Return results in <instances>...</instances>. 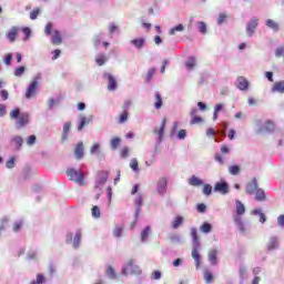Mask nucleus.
<instances>
[{"mask_svg": "<svg viewBox=\"0 0 284 284\" xmlns=\"http://www.w3.org/2000/svg\"><path fill=\"white\" fill-rule=\"evenodd\" d=\"M10 119H17L16 125L18 129L26 128V125H28V123H30V115L28 113H21L19 108H16L10 113Z\"/></svg>", "mask_w": 284, "mask_h": 284, "instance_id": "obj_1", "label": "nucleus"}, {"mask_svg": "<svg viewBox=\"0 0 284 284\" xmlns=\"http://www.w3.org/2000/svg\"><path fill=\"white\" fill-rule=\"evenodd\" d=\"M67 176L69 181H73L74 183H79L80 185H85V175L83 171H79L74 168L67 169Z\"/></svg>", "mask_w": 284, "mask_h": 284, "instance_id": "obj_2", "label": "nucleus"}, {"mask_svg": "<svg viewBox=\"0 0 284 284\" xmlns=\"http://www.w3.org/2000/svg\"><path fill=\"white\" fill-rule=\"evenodd\" d=\"M255 123L258 128L256 131L257 134H263V132H274V130L276 129V124L272 120H267L264 123V128L261 126V120H257Z\"/></svg>", "mask_w": 284, "mask_h": 284, "instance_id": "obj_3", "label": "nucleus"}, {"mask_svg": "<svg viewBox=\"0 0 284 284\" xmlns=\"http://www.w3.org/2000/svg\"><path fill=\"white\" fill-rule=\"evenodd\" d=\"M141 274V268L138 265H134V260H129L122 270V274L128 276V274Z\"/></svg>", "mask_w": 284, "mask_h": 284, "instance_id": "obj_4", "label": "nucleus"}, {"mask_svg": "<svg viewBox=\"0 0 284 284\" xmlns=\"http://www.w3.org/2000/svg\"><path fill=\"white\" fill-rule=\"evenodd\" d=\"M39 89V80L34 78L29 84L27 92L24 93L26 99H33L37 95V90Z\"/></svg>", "mask_w": 284, "mask_h": 284, "instance_id": "obj_5", "label": "nucleus"}, {"mask_svg": "<svg viewBox=\"0 0 284 284\" xmlns=\"http://www.w3.org/2000/svg\"><path fill=\"white\" fill-rule=\"evenodd\" d=\"M213 192H220V194H229L230 193V185L225 181H221L215 183L213 187Z\"/></svg>", "mask_w": 284, "mask_h": 284, "instance_id": "obj_6", "label": "nucleus"}, {"mask_svg": "<svg viewBox=\"0 0 284 284\" xmlns=\"http://www.w3.org/2000/svg\"><path fill=\"white\" fill-rule=\"evenodd\" d=\"M165 125H168V119H163L162 120V124L160 128H155L153 130V134H156L158 135V140L159 141H163V134H165Z\"/></svg>", "mask_w": 284, "mask_h": 284, "instance_id": "obj_7", "label": "nucleus"}, {"mask_svg": "<svg viewBox=\"0 0 284 284\" xmlns=\"http://www.w3.org/2000/svg\"><path fill=\"white\" fill-rule=\"evenodd\" d=\"M85 148L83 146V142H79L74 148V156L78 161H81L85 155Z\"/></svg>", "mask_w": 284, "mask_h": 284, "instance_id": "obj_8", "label": "nucleus"}, {"mask_svg": "<svg viewBox=\"0 0 284 284\" xmlns=\"http://www.w3.org/2000/svg\"><path fill=\"white\" fill-rule=\"evenodd\" d=\"M258 27V19L253 18L246 26V32L248 37H252L254 32H256V28Z\"/></svg>", "mask_w": 284, "mask_h": 284, "instance_id": "obj_9", "label": "nucleus"}, {"mask_svg": "<svg viewBox=\"0 0 284 284\" xmlns=\"http://www.w3.org/2000/svg\"><path fill=\"white\" fill-rule=\"evenodd\" d=\"M103 78L108 79V81H109L108 90L110 92H114V90H116V79H114L113 75L110 73H104Z\"/></svg>", "mask_w": 284, "mask_h": 284, "instance_id": "obj_10", "label": "nucleus"}, {"mask_svg": "<svg viewBox=\"0 0 284 284\" xmlns=\"http://www.w3.org/2000/svg\"><path fill=\"white\" fill-rule=\"evenodd\" d=\"M199 245L200 244H193L191 256L195 261L196 267L201 266V254H199Z\"/></svg>", "mask_w": 284, "mask_h": 284, "instance_id": "obj_11", "label": "nucleus"}, {"mask_svg": "<svg viewBox=\"0 0 284 284\" xmlns=\"http://www.w3.org/2000/svg\"><path fill=\"white\" fill-rule=\"evenodd\" d=\"M258 190V182L254 178L251 182L246 184V194H254Z\"/></svg>", "mask_w": 284, "mask_h": 284, "instance_id": "obj_12", "label": "nucleus"}, {"mask_svg": "<svg viewBox=\"0 0 284 284\" xmlns=\"http://www.w3.org/2000/svg\"><path fill=\"white\" fill-rule=\"evenodd\" d=\"M166 190H168V179L160 178V180L158 182L159 194H161V195L165 194Z\"/></svg>", "mask_w": 284, "mask_h": 284, "instance_id": "obj_13", "label": "nucleus"}, {"mask_svg": "<svg viewBox=\"0 0 284 284\" xmlns=\"http://www.w3.org/2000/svg\"><path fill=\"white\" fill-rule=\"evenodd\" d=\"M209 261L211 265H219V251L216 248L209 252Z\"/></svg>", "mask_w": 284, "mask_h": 284, "instance_id": "obj_14", "label": "nucleus"}, {"mask_svg": "<svg viewBox=\"0 0 284 284\" xmlns=\"http://www.w3.org/2000/svg\"><path fill=\"white\" fill-rule=\"evenodd\" d=\"M237 88L239 90L245 91L250 88V81L245 77L237 78Z\"/></svg>", "mask_w": 284, "mask_h": 284, "instance_id": "obj_15", "label": "nucleus"}, {"mask_svg": "<svg viewBox=\"0 0 284 284\" xmlns=\"http://www.w3.org/2000/svg\"><path fill=\"white\" fill-rule=\"evenodd\" d=\"M51 42L53 45H61L63 43V38L61 37V32L55 30L51 37Z\"/></svg>", "mask_w": 284, "mask_h": 284, "instance_id": "obj_16", "label": "nucleus"}, {"mask_svg": "<svg viewBox=\"0 0 284 284\" xmlns=\"http://www.w3.org/2000/svg\"><path fill=\"white\" fill-rule=\"evenodd\" d=\"M11 145H13L17 151L21 150L23 145V138L19 135L13 136L11 139Z\"/></svg>", "mask_w": 284, "mask_h": 284, "instance_id": "obj_17", "label": "nucleus"}, {"mask_svg": "<svg viewBox=\"0 0 284 284\" xmlns=\"http://www.w3.org/2000/svg\"><path fill=\"white\" fill-rule=\"evenodd\" d=\"M19 34V28L12 27L10 31L7 33V38L11 43H14L17 36Z\"/></svg>", "mask_w": 284, "mask_h": 284, "instance_id": "obj_18", "label": "nucleus"}, {"mask_svg": "<svg viewBox=\"0 0 284 284\" xmlns=\"http://www.w3.org/2000/svg\"><path fill=\"white\" fill-rule=\"evenodd\" d=\"M196 112H197L196 109H192V110H191V116H192L191 125H196V124H199V123H203V118L197 116V115H196Z\"/></svg>", "mask_w": 284, "mask_h": 284, "instance_id": "obj_19", "label": "nucleus"}, {"mask_svg": "<svg viewBox=\"0 0 284 284\" xmlns=\"http://www.w3.org/2000/svg\"><path fill=\"white\" fill-rule=\"evenodd\" d=\"M272 92H278L280 94H284V80L275 82L273 84Z\"/></svg>", "mask_w": 284, "mask_h": 284, "instance_id": "obj_20", "label": "nucleus"}, {"mask_svg": "<svg viewBox=\"0 0 284 284\" xmlns=\"http://www.w3.org/2000/svg\"><path fill=\"white\" fill-rule=\"evenodd\" d=\"M189 185H192L193 187H199L203 185V180L199 179L196 175H192L189 179Z\"/></svg>", "mask_w": 284, "mask_h": 284, "instance_id": "obj_21", "label": "nucleus"}, {"mask_svg": "<svg viewBox=\"0 0 284 284\" xmlns=\"http://www.w3.org/2000/svg\"><path fill=\"white\" fill-rule=\"evenodd\" d=\"M267 196L265 195V191L263 189H257L255 191V200L257 202L266 201Z\"/></svg>", "mask_w": 284, "mask_h": 284, "instance_id": "obj_22", "label": "nucleus"}, {"mask_svg": "<svg viewBox=\"0 0 284 284\" xmlns=\"http://www.w3.org/2000/svg\"><path fill=\"white\" fill-rule=\"evenodd\" d=\"M235 205H236L237 216H243V214H245V204H243V202L236 200Z\"/></svg>", "mask_w": 284, "mask_h": 284, "instance_id": "obj_23", "label": "nucleus"}, {"mask_svg": "<svg viewBox=\"0 0 284 284\" xmlns=\"http://www.w3.org/2000/svg\"><path fill=\"white\" fill-rule=\"evenodd\" d=\"M154 108L155 110H161V108H163V98L160 92H155Z\"/></svg>", "mask_w": 284, "mask_h": 284, "instance_id": "obj_24", "label": "nucleus"}, {"mask_svg": "<svg viewBox=\"0 0 284 284\" xmlns=\"http://www.w3.org/2000/svg\"><path fill=\"white\" fill-rule=\"evenodd\" d=\"M183 225V216L179 215L174 219V221L171 223V227L173 230H179Z\"/></svg>", "mask_w": 284, "mask_h": 284, "instance_id": "obj_25", "label": "nucleus"}, {"mask_svg": "<svg viewBox=\"0 0 284 284\" xmlns=\"http://www.w3.org/2000/svg\"><path fill=\"white\" fill-rule=\"evenodd\" d=\"M278 247V240L276 237H271L267 243V250L272 252V250H276Z\"/></svg>", "mask_w": 284, "mask_h": 284, "instance_id": "obj_26", "label": "nucleus"}, {"mask_svg": "<svg viewBox=\"0 0 284 284\" xmlns=\"http://www.w3.org/2000/svg\"><path fill=\"white\" fill-rule=\"evenodd\" d=\"M135 205L136 207V212H135V216H139V214L141 213V207L143 206V196L138 195L135 197Z\"/></svg>", "mask_w": 284, "mask_h": 284, "instance_id": "obj_27", "label": "nucleus"}, {"mask_svg": "<svg viewBox=\"0 0 284 284\" xmlns=\"http://www.w3.org/2000/svg\"><path fill=\"white\" fill-rule=\"evenodd\" d=\"M70 128H72V123L65 122L63 125L62 141H68V133L70 132Z\"/></svg>", "mask_w": 284, "mask_h": 284, "instance_id": "obj_28", "label": "nucleus"}, {"mask_svg": "<svg viewBox=\"0 0 284 284\" xmlns=\"http://www.w3.org/2000/svg\"><path fill=\"white\" fill-rule=\"evenodd\" d=\"M132 45H134L135 48H143V45H145V39L144 38H138V39H133L131 40Z\"/></svg>", "mask_w": 284, "mask_h": 284, "instance_id": "obj_29", "label": "nucleus"}, {"mask_svg": "<svg viewBox=\"0 0 284 284\" xmlns=\"http://www.w3.org/2000/svg\"><path fill=\"white\" fill-rule=\"evenodd\" d=\"M201 232H203L204 234H210V232H212V224L204 222L201 226H200Z\"/></svg>", "mask_w": 284, "mask_h": 284, "instance_id": "obj_30", "label": "nucleus"}, {"mask_svg": "<svg viewBox=\"0 0 284 284\" xmlns=\"http://www.w3.org/2000/svg\"><path fill=\"white\" fill-rule=\"evenodd\" d=\"M266 26H267V28H271V30H274L275 32H278V24L276 23V21H274L272 19H267L266 20Z\"/></svg>", "mask_w": 284, "mask_h": 284, "instance_id": "obj_31", "label": "nucleus"}, {"mask_svg": "<svg viewBox=\"0 0 284 284\" xmlns=\"http://www.w3.org/2000/svg\"><path fill=\"white\" fill-rule=\"evenodd\" d=\"M185 30V27L183 24H178L174 28L170 29L169 34L174 36L176 32H183Z\"/></svg>", "mask_w": 284, "mask_h": 284, "instance_id": "obj_32", "label": "nucleus"}, {"mask_svg": "<svg viewBox=\"0 0 284 284\" xmlns=\"http://www.w3.org/2000/svg\"><path fill=\"white\" fill-rule=\"evenodd\" d=\"M45 283V275L43 273H39L34 281H32L30 284H43Z\"/></svg>", "mask_w": 284, "mask_h": 284, "instance_id": "obj_33", "label": "nucleus"}, {"mask_svg": "<svg viewBox=\"0 0 284 284\" xmlns=\"http://www.w3.org/2000/svg\"><path fill=\"white\" fill-rule=\"evenodd\" d=\"M204 281L205 283H212L214 281V274L210 270L204 271Z\"/></svg>", "mask_w": 284, "mask_h": 284, "instance_id": "obj_34", "label": "nucleus"}, {"mask_svg": "<svg viewBox=\"0 0 284 284\" xmlns=\"http://www.w3.org/2000/svg\"><path fill=\"white\" fill-rule=\"evenodd\" d=\"M91 120H88V118L82 116L80 119V124L78 125V130L79 132H81V130H83V128H85V125H88V123H90Z\"/></svg>", "mask_w": 284, "mask_h": 284, "instance_id": "obj_35", "label": "nucleus"}, {"mask_svg": "<svg viewBox=\"0 0 284 284\" xmlns=\"http://www.w3.org/2000/svg\"><path fill=\"white\" fill-rule=\"evenodd\" d=\"M119 145H121V138L111 139V148L112 150H118Z\"/></svg>", "mask_w": 284, "mask_h": 284, "instance_id": "obj_36", "label": "nucleus"}, {"mask_svg": "<svg viewBox=\"0 0 284 284\" xmlns=\"http://www.w3.org/2000/svg\"><path fill=\"white\" fill-rule=\"evenodd\" d=\"M151 229L150 226H146L142 233H141V241L145 242L148 241V237L150 236Z\"/></svg>", "mask_w": 284, "mask_h": 284, "instance_id": "obj_37", "label": "nucleus"}, {"mask_svg": "<svg viewBox=\"0 0 284 284\" xmlns=\"http://www.w3.org/2000/svg\"><path fill=\"white\" fill-rule=\"evenodd\" d=\"M91 214L93 219H101V209H99V206H93L91 209Z\"/></svg>", "mask_w": 284, "mask_h": 284, "instance_id": "obj_38", "label": "nucleus"}, {"mask_svg": "<svg viewBox=\"0 0 284 284\" xmlns=\"http://www.w3.org/2000/svg\"><path fill=\"white\" fill-rule=\"evenodd\" d=\"M106 61L108 58L105 57V54H100L95 59V63H98V65H104Z\"/></svg>", "mask_w": 284, "mask_h": 284, "instance_id": "obj_39", "label": "nucleus"}, {"mask_svg": "<svg viewBox=\"0 0 284 284\" xmlns=\"http://www.w3.org/2000/svg\"><path fill=\"white\" fill-rule=\"evenodd\" d=\"M79 245H81V232H77L73 240V247H75V250L79 247Z\"/></svg>", "mask_w": 284, "mask_h": 284, "instance_id": "obj_40", "label": "nucleus"}, {"mask_svg": "<svg viewBox=\"0 0 284 284\" xmlns=\"http://www.w3.org/2000/svg\"><path fill=\"white\" fill-rule=\"evenodd\" d=\"M191 236L193 239V245H200L199 244V233L196 232V229H191Z\"/></svg>", "mask_w": 284, "mask_h": 284, "instance_id": "obj_41", "label": "nucleus"}, {"mask_svg": "<svg viewBox=\"0 0 284 284\" xmlns=\"http://www.w3.org/2000/svg\"><path fill=\"white\" fill-rule=\"evenodd\" d=\"M155 72H156V69L154 68H151L148 70L146 78H145L146 83H150V81H152V78L154 77Z\"/></svg>", "mask_w": 284, "mask_h": 284, "instance_id": "obj_42", "label": "nucleus"}, {"mask_svg": "<svg viewBox=\"0 0 284 284\" xmlns=\"http://www.w3.org/2000/svg\"><path fill=\"white\" fill-rule=\"evenodd\" d=\"M128 116H130V113L128 111H123L118 118L119 123H125V121H128Z\"/></svg>", "mask_w": 284, "mask_h": 284, "instance_id": "obj_43", "label": "nucleus"}, {"mask_svg": "<svg viewBox=\"0 0 284 284\" xmlns=\"http://www.w3.org/2000/svg\"><path fill=\"white\" fill-rule=\"evenodd\" d=\"M229 172L233 176H236V174H239L241 172V168L239 165H232L229 168Z\"/></svg>", "mask_w": 284, "mask_h": 284, "instance_id": "obj_44", "label": "nucleus"}, {"mask_svg": "<svg viewBox=\"0 0 284 284\" xmlns=\"http://www.w3.org/2000/svg\"><path fill=\"white\" fill-rule=\"evenodd\" d=\"M197 26L199 32H201V34L207 33V24H205V22H197Z\"/></svg>", "mask_w": 284, "mask_h": 284, "instance_id": "obj_45", "label": "nucleus"}, {"mask_svg": "<svg viewBox=\"0 0 284 284\" xmlns=\"http://www.w3.org/2000/svg\"><path fill=\"white\" fill-rule=\"evenodd\" d=\"M130 168L133 172H139V160L132 159L130 162Z\"/></svg>", "mask_w": 284, "mask_h": 284, "instance_id": "obj_46", "label": "nucleus"}, {"mask_svg": "<svg viewBox=\"0 0 284 284\" xmlns=\"http://www.w3.org/2000/svg\"><path fill=\"white\" fill-rule=\"evenodd\" d=\"M106 275L109 278H116V273L114 272V267L108 266Z\"/></svg>", "mask_w": 284, "mask_h": 284, "instance_id": "obj_47", "label": "nucleus"}, {"mask_svg": "<svg viewBox=\"0 0 284 284\" xmlns=\"http://www.w3.org/2000/svg\"><path fill=\"white\" fill-rule=\"evenodd\" d=\"M40 13H41V9H39V8L33 9V10L30 12V19H31L32 21H34V19H37Z\"/></svg>", "mask_w": 284, "mask_h": 284, "instance_id": "obj_48", "label": "nucleus"}, {"mask_svg": "<svg viewBox=\"0 0 284 284\" xmlns=\"http://www.w3.org/2000/svg\"><path fill=\"white\" fill-rule=\"evenodd\" d=\"M187 70H192L194 65H196V59L195 58H190L189 61L185 63Z\"/></svg>", "mask_w": 284, "mask_h": 284, "instance_id": "obj_49", "label": "nucleus"}, {"mask_svg": "<svg viewBox=\"0 0 284 284\" xmlns=\"http://www.w3.org/2000/svg\"><path fill=\"white\" fill-rule=\"evenodd\" d=\"M120 155H121V159H128V156L130 155V149L128 146H124L120 151Z\"/></svg>", "mask_w": 284, "mask_h": 284, "instance_id": "obj_50", "label": "nucleus"}, {"mask_svg": "<svg viewBox=\"0 0 284 284\" xmlns=\"http://www.w3.org/2000/svg\"><path fill=\"white\" fill-rule=\"evenodd\" d=\"M203 194L205 196H210V194H212V185L210 184H204L203 186Z\"/></svg>", "mask_w": 284, "mask_h": 284, "instance_id": "obj_51", "label": "nucleus"}, {"mask_svg": "<svg viewBox=\"0 0 284 284\" xmlns=\"http://www.w3.org/2000/svg\"><path fill=\"white\" fill-rule=\"evenodd\" d=\"M23 227V221H17L13 224V232H19Z\"/></svg>", "mask_w": 284, "mask_h": 284, "instance_id": "obj_52", "label": "nucleus"}, {"mask_svg": "<svg viewBox=\"0 0 284 284\" xmlns=\"http://www.w3.org/2000/svg\"><path fill=\"white\" fill-rule=\"evenodd\" d=\"M123 234V227L116 226L113 231V235L116 236L118 239L121 237Z\"/></svg>", "mask_w": 284, "mask_h": 284, "instance_id": "obj_53", "label": "nucleus"}, {"mask_svg": "<svg viewBox=\"0 0 284 284\" xmlns=\"http://www.w3.org/2000/svg\"><path fill=\"white\" fill-rule=\"evenodd\" d=\"M23 72H26V67H19L14 70V77H22Z\"/></svg>", "mask_w": 284, "mask_h": 284, "instance_id": "obj_54", "label": "nucleus"}, {"mask_svg": "<svg viewBox=\"0 0 284 284\" xmlns=\"http://www.w3.org/2000/svg\"><path fill=\"white\" fill-rule=\"evenodd\" d=\"M226 19H227V14H225V13H220V16H219V18H217V23H219V26H222V23H225Z\"/></svg>", "mask_w": 284, "mask_h": 284, "instance_id": "obj_55", "label": "nucleus"}, {"mask_svg": "<svg viewBox=\"0 0 284 284\" xmlns=\"http://www.w3.org/2000/svg\"><path fill=\"white\" fill-rule=\"evenodd\" d=\"M185 136H187V131H185V129H182L178 132V139H180L181 141H183Z\"/></svg>", "mask_w": 284, "mask_h": 284, "instance_id": "obj_56", "label": "nucleus"}, {"mask_svg": "<svg viewBox=\"0 0 284 284\" xmlns=\"http://www.w3.org/2000/svg\"><path fill=\"white\" fill-rule=\"evenodd\" d=\"M34 143H37V136L36 135H30L27 139V145H34Z\"/></svg>", "mask_w": 284, "mask_h": 284, "instance_id": "obj_57", "label": "nucleus"}, {"mask_svg": "<svg viewBox=\"0 0 284 284\" xmlns=\"http://www.w3.org/2000/svg\"><path fill=\"white\" fill-rule=\"evenodd\" d=\"M99 149H100L99 143H94V144L91 146V149H90V153H91V154H97V153H99Z\"/></svg>", "mask_w": 284, "mask_h": 284, "instance_id": "obj_58", "label": "nucleus"}, {"mask_svg": "<svg viewBox=\"0 0 284 284\" xmlns=\"http://www.w3.org/2000/svg\"><path fill=\"white\" fill-rule=\"evenodd\" d=\"M44 34H52V22H49L44 28Z\"/></svg>", "mask_w": 284, "mask_h": 284, "instance_id": "obj_59", "label": "nucleus"}, {"mask_svg": "<svg viewBox=\"0 0 284 284\" xmlns=\"http://www.w3.org/2000/svg\"><path fill=\"white\" fill-rule=\"evenodd\" d=\"M3 62L6 63V65H10L12 63V54L8 53L4 57Z\"/></svg>", "mask_w": 284, "mask_h": 284, "instance_id": "obj_60", "label": "nucleus"}, {"mask_svg": "<svg viewBox=\"0 0 284 284\" xmlns=\"http://www.w3.org/2000/svg\"><path fill=\"white\" fill-rule=\"evenodd\" d=\"M234 222H235V224L237 225V227H240V230H243V221L241 220L240 216H236V217L234 219Z\"/></svg>", "mask_w": 284, "mask_h": 284, "instance_id": "obj_61", "label": "nucleus"}, {"mask_svg": "<svg viewBox=\"0 0 284 284\" xmlns=\"http://www.w3.org/2000/svg\"><path fill=\"white\" fill-rule=\"evenodd\" d=\"M151 278L159 281V278H161V271H154L151 275Z\"/></svg>", "mask_w": 284, "mask_h": 284, "instance_id": "obj_62", "label": "nucleus"}, {"mask_svg": "<svg viewBox=\"0 0 284 284\" xmlns=\"http://www.w3.org/2000/svg\"><path fill=\"white\" fill-rule=\"evenodd\" d=\"M6 165L9 170H12V168H14V158H10Z\"/></svg>", "mask_w": 284, "mask_h": 284, "instance_id": "obj_63", "label": "nucleus"}, {"mask_svg": "<svg viewBox=\"0 0 284 284\" xmlns=\"http://www.w3.org/2000/svg\"><path fill=\"white\" fill-rule=\"evenodd\" d=\"M277 225H280V227H284V214L277 217Z\"/></svg>", "mask_w": 284, "mask_h": 284, "instance_id": "obj_64", "label": "nucleus"}]
</instances>
